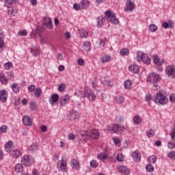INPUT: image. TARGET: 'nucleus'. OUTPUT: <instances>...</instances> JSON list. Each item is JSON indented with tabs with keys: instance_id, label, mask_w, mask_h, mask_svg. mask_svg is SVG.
<instances>
[{
	"instance_id": "nucleus-11",
	"label": "nucleus",
	"mask_w": 175,
	"mask_h": 175,
	"mask_svg": "<svg viewBox=\"0 0 175 175\" xmlns=\"http://www.w3.org/2000/svg\"><path fill=\"white\" fill-rule=\"evenodd\" d=\"M86 95L90 102H94L96 99V95H95V94L93 93L92 90H88L86 92Z\"/></svg>"
},
{
	"instance_id": "nucleus-49",
	"label": "nucleus",
	"mask_w": 175,
	"mask_h": 175,
	"mask_svg": "<svg viewBox=\"0 0 175 175\" xmlns=\"http://www.w3.org/2000/svg\"><path fill=\"white\" fill-rule=\"evenodd\" d=\"M21 154V153L20 152V150H14L12 152V155H13V157H14V158H18V157H20Z\"/></svg>"
},
{
	"instance_id": "nucleus-28",
	"label": "nucleus",
	"mask_w": 175,
	"mask_h": 175,
	"mask_svg": "<svg viewBox=\"0 0 175 175\" xmlns=\"http://www.w3.org/2000/svg\"><path fill=\"white\" fill-rule=\"evenodd\" d=\"M83 49L85 51H90L91 50V42L90 41H85L83 45Z\"/></svg>"
},
{
	"instance_id": "nucleus-42",
	"label": "nucleus",
	"mask_w": 175,
	"mask_h": 175,
	"mask_svg": "<svg viewBox=\"0 0 175 175\" xmlns=\"http://www.w3.org/2000/svg\"><path fill=\"white\" fill-rule=\"evenodd\" d=\"M38 109V107H36V103L33 101H31L30 103V110L31 111H35V110H36Z\"/></svg>"
},
{
	"instance_id": "nucleus-54",
	"label": "nucleus",
	"mask_w": 175,
	"mask_h": 175,
	"mask_svg": "<svg viewBox=\"0 0 175 175\" xmlns=\"http://www.w3.org/2000/svg\"><path fill=\"white\" fill-rule=\"evenodd\" d=\"M90 167H98V162L95 160H92L90 161Z\"/></svg>"
},
{
	"instance_id": "nucleus-39",
	"label": "nucleus",
	"mask_w": 175,
	"mask_h": 175,
	"mask_svg": "<svg viewBox=\"0 0 175 175\" xmlns=\"http://www.w3.org/2000/svg\"><path fill=\"white\" fill-rule=\"evenodd\" d=\"M42 28H44V29H53V25L50 23H42Z\"/></svg>"
},
{
	"instance_id": "nucleus-24",
	"label": "nucleus",
	"mask_w": 175,
	"mask_h": 175,
	"mask_svg": "<svg viewBox=\"0 0 175 175\" xmlns=\"http://www.w3.org/2000/svg\"><path fill=\"white\" fill-rule=\"evenodd\" d=\"M132 157H133V161H135V162H140L141 157L139 152L135 151L133 152Z\"/></svg>"
},
{
	"instance_id": "nucleus-29",
	"label": "nucleus",
	"mask_w": 175,
	"mask_h": 175,
	"mask_svg": "<svg viewBox=\"0 0 175 175\" xmlns=\"http://www.w3.org/2000/svg\"><path fill=\"white\" fill-rule=\"evenodd\" d=\"M76 96H79V98H85L87 96V92L79 90V92H75Z\"/></svg>"
},
{
	"instance_id": "nucleus-8",
	"label": "nucleus",
	"mask_w": 175,
	"mask_h": 175,
	"mask_svg": "<svg viewBox=\"0 0 175 175\" xmlns=\"http://www.w3.org/2000/svg\"><path fill=\"white\" fill-rule=\"evenodd\" d=\"M135 9V4L131 0H127L126 2V8L124 12H132Z\"/></svg>"
},
{
	"instance_id": "nucleus-46",
	"label": "nucleus",
	"mask_w": 175,
	"mask_h": 175,
	"mask_svg": "<svg viewBox=\"0 0 175 175\" xmlns=\"http://www.w3.org/2000/svg\"><path fill=\"white\" fill-rule=\"evenodd\" d=\"M17 13V10L13 9L12 8H10L8 10V14L10 16H14Z\"/></svg>"
},
{
	"instance_id": "nucleus-21",
	"label": "nucleus",
	"mask_w": 175,
	"mask_h": 175,
	"mask_svg": "<svg viewBox=\"0 0 175 175\" xmlns=\"http://www.w3.org/2000/svg\"><path fill=\"white\" fill-rule=\"evenodd\" d=\"M79 5L81 10L87 9L90 6V2L87 0H81Z\"/></svg>"
},
{
	"instance_id": "nucleus-14",
	"label": "nucleus",
	"mask_w": 175,
	"mask_h": 175,
	"mask_svg": "<svg viewBox=\"0 0 175 175\" xmlns=\"http://www.w3.org/2000/svg\"><path fill=\"white\" fill-rule=\"evenodd\" d=\"M165 72L169 77H173V74L174 73V66L170 65L166 68Z\"/></svg>"
},
{
	"instance_id": "nucleus-22",
	"label": "nucleus",
	"mask_w": 175,
	"mask_h": 175,
	"mask_svg": "<svg viewBox=\"0 0 175 175\" xmlns=\"http://www.w3.org/2000/svg\"><path fill=\"white\" fill-rule=\"evenodd\" d=\"M5 150L7 151V152H10V151L13 150V142L9 141L7 142L5 145Z\"/></svg>"
},
{
	"instance_id": "nucleus-1",
	"label": "nucleus",
	"mask_w": 175,
	"mask_h": 175,
	"mask_svg": "<svg viewBox=\"0 0 175 175\" xmlns=\"http://www.w3.org/2000/svg\"><path fill=\"white\" fill-rule=\"evenodd\" d=\"M159 79H161L159 75L156 72H150L147 77V81L150 83V84H152L154 87H158Z\"/></svg>"
},
{
	"instance_id": "nucleus-47",
	"label": "nucleus",
	"mask_w": 175,
	"mask_h": 175,
	"mask_svg": "<svg viewBox=\"0 0 175 175\" xmlns=\"http://www.w3.org/2000/svg\"><path fill=\"white\" fill-rule=\"evenodd\" d=\"M149 29L151 31V32H155V31L158 29V27H157V25L154 24H152L149 26Z\"/></svg>"
},
{
	"instance_id": "nucleus-31",
	"label": "nucleus",
	"mask_w": 175,
	"mask_h": 175,
	"mask_svg": "<svg viewBox=\"0 0 175 175\" xmlns=\"http://www.w3.org/2000/svg\"><path fill=\"white\" fill-rule=\"evenodd\" d=\"M24 167H23V165H21V163H18L15 166V172H16V173H21Z\"/></svg>"
},
{
	"instance_id": "nucleus-63",
	"label": "nucleus",
	"mask_w": 175,
	"mask_h": 175,
	"mask_svg": "<svg viewBox=\"0 0 175 175\" xmlns=\"http://www.w3.org/2000/svg\"><path fill=\"white\" fill-rule=\"evenodd\" d=\"M77 63H78V65H79L80 66H83V65H84V59H79L77 60Z\"/></svg>"
},
{
	"instance_id": "nucleus-13",
	"label": "nucleus",
	"mask_w": 175,
	"mask_h": 175,
	"mask_svg": "<svg viewBox=\"0 0 175 175\" xmlns=\"http://www.w3.org/2000/svg\"><path fill=\"white\" fill-rule=\"evenodd\" d=\"M152 59L155 65H162V64L165 62L164 59H159V57H158L157 55H154Z\"/></svg>"
},
{
	"instance_id": "nucleus-27",
	"label": "nucleus",
	"mask_w": 175,
	"mask_h": 175,
	"mask_svg": "<svg viewBox=\"0 0 175 175\" xmlns=\"http://www.w3.org/2000/svg\"><path fill=\"white\" fill-rule=\"evenodd\" d=\"M18 1L17 0H5L4 6H5V8H10V6H12V5H13V3H18Z\"/></svg>"
},
{
	"instance_id": "nucleus-12",
	"label": "nucleus",
	"mask_w": 175,
	"mask_h": 175,
	"mask_svg": "<svg viewBox=\"0 0 175 175\" xmlns=\"http://www.w3.org/2000/svg\"><path fill=\"white\" fill-rule=\"evenodd\" d=\"M117 170L120 173H123V174H126V175H129V173H131V172L129 171V169H128V167H126V166L119 165L117 167Z\"/></svg>"
},
{
	"instance_id": "nucleus-36",
	"label": "nucleus",
	"mask_w": 175,
	"mask_h": 175,
	"mask_svg": "<svg viewBox=\"0 0 175 175\" xmlns=\"http://www.w3.org/2000/svg\"><path fill=\"white\" fill-rule=\"evenodd\" d=\"M133 122L137 125H139V124H140V122H142V118L139 116H135L133 118Z\"/></svg>"
},
{
	"instance_id": "nucleus-17",
	"label": "nucleus",
	"mask_w": 175,
	"mask_h": 175,
	"mask_svg": "<svg viewBox=\"0 0 175 175\" xmlns=\"http://www.w3.org/2000/svg\"><path fill=\"white\" fill-rule=\"evenodd\" d=\"M70 165L72 169H75V170H79V169H80V163H79V161L76 159H72L70 161Z\"/></svg>"
},
{
	"instance_id": "nucleus-35",
	"label": "nucleus",
	"mask_w": 175,
	"mask_h": 175,
	"mask_svg": "<svg viewBox=\"0 0 175 175\" xmlns=\"http://www.w3.org/2000/svg\"><path fill=\"white\" fill-rule=\"evenodd\" d=\"M124 87L126 90H129V88H131L132 83L131 82V81L128 80V81H124Z\"/></svg>"
},
{
	"instance_id": "nucleus-19",
	"label": "nucleus",
	"mask_w": 175,
	"mask_h": 175,
	"mask_svg": "<svg viewBox=\"0 0 175 175\" xmlns=\"http://www.w3.org/2000/svg\"><path fill=\"white\" fill-rule=\"evenodd\" d=\"M38 148L39 147L38 146V143L33 142L29 147V151L31 154H33L36 151H38Z\"/></svg>"
},
{
	"instance_id": "nucleus-16",
	"label": "nucleus",
	"mask_w": 175,
	"mask_h": 175,
	"mask_svg": "<svg viewBox=\"0 0 175 175\" xmlns=\"http://www.w3.org/2000/svg\"><path fill=\"white\" fill-rule=\"evenodd\" d=\"M0 100L1 102H6L8 100V93L6 90H2L0 91Z\"/></svg>"
},
{
	"instance_id": "nucleus-6",
	"label": "nucleus",
	"mask_w": 175,
	"mask_h": 175,
	"mask_svg": "<svg viewBox=\"0 0 175 175\" xmlns=\"http://www.w3.org/2000/svg\"><path fill=\"white\" fill-rule=\"evenodd\" d=\"M21 163H23L24 166H31L35 163V160L31 155H25L21 159Z\"/></svg>"
},
{
	"instance_id": "nucleus-23",
	"label": "nucleus",
	"mask_w": 175,
	"mask_h": 175,
	"mask_svg": "<svg viewBox=\"0 0 175 175\" xmlns=\"http://www.w3.org/2000/svg\"><path fill=\"white\" fill-rule=\"evenodd\" d=\"M79 118V112L77 111H72L70 113V116H68V118L71 121H75L77 118Z\"/></svg>"
},
{
	"instance_id": "nucleus-52",
	"label": "nucleus",
	"mask_w": 175,
	"mask_h": 175,
	"mask_svg": "<svg viewBox=\"0 0 175 175\" xmlns=\"http://www.w3.org/2000/svg\"><path fill=\"white\" fill-rule=\"evenodd\" d=\"M168 158H170V159H175V152L174 151H171L169 152L167 154Z\"/></svg>"
},
{
	"instance_id": "nucleus-4",
	"label": "nucleus",
	"mask_w": 175,
	"mask_h": 175,
	"mask_svg": "<svg viewBox=\"0 0 175 175\" xmlns=\"http://www.w3.org/2000/svg\"><path fill=\"white\" fill-rule=\"evenodd\" d=\"M66 157L65 156L62 157V159L57 163V169L59 172L63 173H68V164L66 163Z\"/></svg>"
},
{
	"instance_id": "nucleus-3",
	"label": "nucleus",
	"mask_w": 175,
	"mask_h": 175,
	"mask_svg": "<svg viewBox=\"0 0 175 175\" xmlns=\"http://www.w3.org/2000/svg\"><path fill=\"white\" fill-rule=\"evenodd\" d=\"M153 98L154 103H159L160 105H166L169 100L167 97L161 92L157 93Z\"/></svg>"
},
{
	"instance_id": "nucleus-25",
	"label": "nucleus",
	"mask_w": 175,
	"mask_h": 175,
	"mask_svg": "<svg viewBox=\"0 0 175 175\" xmlns=\"http://www.w3.org/2000/svg\"><path fill=\"white\" fill-rule=\"evenodd\" d=\"M97 158L99 161H106L109 158V156L105 152H101L97 154Z\"/></svg>"
},
{
	"instance_id": "nucleus-57",
	"label": "nucleus",
	"mask_w": 175,
	"mask_h": 175,
	"mask_svg": "<svg viewBox=\"0 0 175 175\" xmlns=\"http://www.w3.org/2000/svg\"><path fill=\"white\" fill-rule=\"evenodd\" d=\"M6 131H8V126L3 125L0 127V131L2 132L3 133H5Z\"/></svg>"
},
{
	"instance_id": "nucleus-38",
	"label": "nucleus",
	"mask_w": 175,
	"mask_h": 175,
	"mask_svg": "<svg viewBox=\"0 0 175 175\" xmlns=\"http://www.w3.org/2000/svg\"><path fill=\"white\" fill-rule=\"evenodd\" d=\"M116 103H118V105H121V103H122V102H124V96H116Z\"/></svg>"
},
{
	"instance_id": "nucleus-20",
	"label": "nucleus",
	"mask_w": 175,
	"mask_h": 175,
	"mask_svg": "<svg viewBox=\"0 0 175 175\" xmlns=\"http://www.w3.org/2000/svg\"><path fill=\"white\" fill-rule=\"evenodd\" d=\"M129 69L131 72H133V73H138L140 68L136 64H131L129 66Z\"/></svg>"
},
{
	"instance_id": "nucleus-9",
	"label": "nucleus",
	"mask_w": 175,
	"mask_h": 175,
	"mask_svg": "<svg viewBox=\"0 0 175 175\" xmlns=\"http://www.w3.org/2000/svg\"><path fill=\"white\" fill-rule=\"evenodd\" d=\"M59 99V96L57 94H54L51 95V98H49V103L51 106H54L57 102H58Z\"/></svg>"
},
{
	"instance_id": "nucleus-30",
	"label": "nucleus",
	"mask_w": 175,
	"mask_h": 175,
	"mask_svg": "<svg viewBox=\"0 0 175 175\" xmlns=\"http://www.w3.org/2000/svg\"><path fill=\"white\" fill-rule=\"evenodd\" d=\"M12 90L14 91V94H18V92H20V85L17 83H13L12 85Z\"/></svg>"
},
{
	"instance_id": "nucleus-18",
	"label": "nucleus",
	"mask_w": 175,
	"mask_h": 175,
	"mask_svg": "<svg viewBox=\"0 0 175 175\" xmlns=\"http://www.w3.org/2000/svg\"><path fill=\"white\" fill-rule=\"evenodd\" d=\"M90 137H91V139H98V137H99V131L96 129L90 131Z\"/></svg>"
},
{
	"instance_id": "nucleus-34",
	"label": "nucleus",
	"mask_w": 175,
	"mask_h": 175,
	"mask_svg": "<svg viewBox=\"0 0 175 175\" xmlns=\"http://www.w3.org/2000/svg\"><path fill=\"white\" fill-rule=\"evenodd\" d=\"M80 135L81 136L82 139L83 140H85L86 139L88 138V132L85 131H82L79 133Z\"/></svg>"
},
{
	"instance_id": "nucleus-61",
	"label": "nucleus",
	"mask_w": 175,
	"mask_h": 175,
	"mask_svg": "<svg viewBox=\"0 0 175 175\" xmlns=\"http://www.w3.org/2000/svg\"><path fill=\"white\" fill-rule=\"evenodd\" d=\"M170 100L172 103H175V94H172L170 96Z\"/></svg>"
},
{
	"instance_id": "nucleus-51",
	"label": "nucleus",
	"mask_w": 175,
	"mask_h": 175,
	"mask_svg": "<svg viewBox=\"0 0 175 175\" xmlns=\"http://www.w3.org/2000/svg\"><path fill=\"white\" fill-rule=\"evenodd\" d=\"M0 81H1V82L2 83V84H4V85L8 84V79H6V78H5V77H3V76H1V75H0Z\"/></svg>"
},
{
	"instance_id": "nucleus-53",
	"label": "nucleus",
	"mask_w": 175,
	"mask_h": 175,
	"mask_svg": "<svg viewBox=\"0 0 175 175\" xmlns=\"http://www.w3.org/2000/svg\"><path fill=\"white\" fill-rule=\"evenodd\" d=\"M5 46V41L3 38H0V53L2 51V49Z\"/></svg>"
},
{
	"instance_id": "nucleus-45",
	"label": "nucleus",
	"mask_w": 175,
	"mask_h": 175,
	"mask_svg": "<svg viewBox=\"0 0 175 175\" xmlns=\"http://www.w3.org/2000/svg\"><path fill=\"white\" fill-rule=\"evenodd\" d=\"M66 88V85H65V83H62L61 85H59L58 87V90L59 92H64Z\"/></svg>"
},
{
	"instance_id": "nucleus-10",
	"label": "nucleus",
	"mask_w": 175,
	"mask_h": 175,
	"mask_svg": "<svg viewBox=\"0 0 175 175\" xmlns=\"http://www.w3.org/2000/svg\"><path fill=\"white\" fill-rule=\"evenodd\" d=\"M70 100V96H69V95H65L61 96L59 103L61 106H65V105H67Z\"/></svg>"
},
{
	"instance_id": "nucleus-44",
	"label": "nucleus",
	"mask_w": 175,
	"mask_h": 175,
	"mask_svg": "<svg viewBox=\"0 0 175 175\" xmlns=\"http://www.w3.org/2000/svg\"><path fill=\"white\" fill-rule=\"evenodd\" d=\"M80 34L81 38H87V36H88V32L85 29H81Z\"/></svg>"
},
{
	"instance_id": "nucleus-60",
	"label": "nucleus",
	"mask_w": 175,
	"mask_h": 175,
	"mask_svg": "<svg viewBox=\"0 0 175 175\" xmlns=\"http://www.w3.org/2000/svg\"><path fill=\"white\" fill-rule=\"evenodd\" d=\"M73 8L75 10H81V8L80 7V4H77V3H74L73 5Z\"/></svg>"
},
{
	"instance_id": "nucleus-2",
	"label": "nucleus",
	"mask_w": 175,
	"mask_h": 175,
	"mask_svg": "<svg viewBox=\"0 0 175 175\" xmlns=\"http://www.w3.org/2000/svg\"><path fill=\"white\" fill-rule=\"evenodd\" d=\"M137 61L138 62L142 61L144 64H146L147 65H150V64H151V59L148 57V55L144 53L142 51H138L137 53Z\"/></svg>"
},
{
	"instance_id": "nucleus-40",
	"label": "nucleus",
	"mask_w": 175,
	"mask_h": 175,
	"mask_svg": "<svg viewBox=\"0 0 175 175\" xmlns=\"http://www.w3.org/2000/svg\"><path fill=\"white\" fill-rule=\"evenodd\" d=\"M100 59L103 63L109 62L110 61V56L107 55H103Z\"/></svg>"
},
{
	"instance_id": "nucleus-33",
	"label": "nucleus",
	"mask_w": 175,
	"mask_h": 175,
	"mask_svg": "<svg viewBox=\"0 0 175 175\" xmlns=\"http://www.w3.org/2000/svg\"><path fill=\"white\" fill-rule=\"evenodd\" d=\"M40 95H42V89L37 88L34 91V96L36 98H40Z\"/></svg>"
},
{
	"instance_id": "nucleus-50",
	"label": "nucleus",
	"mask_w": 175,
	"mask_h": 175,
	"mask_svg": "<svg viewBox=\"0 0 175 175\" xmlns=\"http://www.w3.org/2000/svg\"><path fill=\"white\" fill-rule=\"evenodd\" d=\"M116 159L118 162H122L124 161V155L122 154H118L116 156Z\"/></svg>"
},
{
	"instance_id": "nucleus-56",
	"label": "nucleus",
	"mask_w": 175,
	"mask_h": 175,
	"mask_svg": "<svg viewBox=\"0 0 175 175\" xmlns=\"http://www.w3.org/2000/svg\"><path fill=\"white\" fill-rule=\"evenodd\" d=\"M27 32L25 30H22V31H19L18 33V35H19L20 36H27Z\"/></svg>"
},
{
	"instance_id": "nucleus-55",
	"label": "nucleus",
	"mask_w": 175,
	"mask_h": 175,
	"mask_svg": "<svg viewBox=\"0 0 175 175\" xmlns=\"http://www.w3.org/2000/svg\"><path fill=\"white\" fill-rule=\"evenodd\" d=\"M31 53L33 54V55L36 56L39 54V50L37 49H31Z\"/></svg>"
},
{
	"instance_id": "nucleus-58",
	"label": "nucleus",
	"mask_w": 175,
	"mask_h": 175,
	"mask_svg": "<svg viewBox=\"0 0 175 175\" xmlns=\"http://www.w3.org/2000/svg\"><path fill=\"white\" fill-rule=\"evenodd\" d=\"M148 137H151V136H154V130L152 129H149L147 132H146Z\"/></svg>"
},
{
	"instance_id": "nucleus-59",
	"label": "nucleus",
	"mask_w": 175,
	"mask_h": 175,
	"mask_svg": "<svg viewBox=\"0 0 175 175\" xmlns=\"http://www.w3.org/2000/svg\"><path fill=\"white\" fill-rule=\"evenodd\" d=\"M44 23L53 25V22H52L51 19L49 17H46L44 19Z\"/></svg>"
},
{
	"instance_id": "nucleus-7",
	"label": "nucleus",
	"mask_w": 175,
	"mask_h": 175,
	"mask_svg": "<svg viewBox=\"0 0 175 175\" xmlns=\"http://www.w3.org/2000/svg\"><path fill=\"white\" fill-rule=\"evenodd\" d=\"M110 130L112 131L113 133H122V132L125 131V127L120 126L119 124H113L109 127V131Z\"/></svg>"
},
{
	"instance_id": "nucleus-26",
	"label": "nucleus",
	"mask_w": 175,
	"mask_h": 175,
	"mask_svg": "<svg viewBox=\"0 0 175 175\" xmlns=\"http://www.w3.org/2000/svg\"><path fill=\"white\" fill-rule=\"evenodd\" d=\"M105 22V18L103 16H100L97 18V27L100 28L102 25H103V23Z\"/></svg>"
},
{
	"instance_id": "nucleus-32",
	"label": "nucleus",
	"mask_w": 175,
	"mask_h": 175,
	"mask_svg": "<svg viewBox=\"0 0 175 175\" xmlns=\"http://www.w3.org/2000/svg\"><path fill=\"white\" fill-rule=\"evenodd\" d=\"M157 159H158V158L155 155L149 156L148 157V161L150 163H155L157 162Z\"/></svg>"
},
{
	"instance_id": "nucleus-5",
	"label": "nucleus",
	"mask_w": 175,
	"mask_h": 175,
	"mask_svg": "<svg viewBox=\"0 0 175 175\" xmlns=\"http://www.w3.org/2000/svg\"><path fill=\"white\" fill-rule=\"evenodd\" d=\"M105 18L108 23H111V24H118V19H117V16L116 14L111 12V11L107 10L105 12Z\"/></svg>"
},
{
	"instance_id": "nucleus-62",
	"label": "nucleus",
	"mask_w": 175,
	"mask_h": 175,
	"mask_svg": "<svg viewBox=\"0 0 175 175\" xmlns=\"http://www.w3.org/2000/svg\"><path fill=\"white\" fill-rule=\"evenodd\" d=\"M28 91H29V92H33V91H35V85H30L28 87Z\"/></svg>"
},
{
	"instance_id": "nucleus-37",
	"label": "nucleus",
	"mask_w": 175,
	"mask_h": 175,
	"mask_svg": "<svg viewBox=\"0 0 175 175\" xmlns=\"http://www.w3.org/2000/svg\"><path fill=\"white\" fill-rule=\"evenodd\" d=\"M124 116H117L116 117L115 121L118 124H121V122H124Z\"/></svg>"
},
{
	"instance_id": "nucleus-43",
	"label": "nucleus",
	"mask_w": 175,
	"mask_h": 175,
	"mask_svg": "<svg viewBox=\"0 0 175 175\" xmlns=\"http://www.w3.org/2000/svg\"><path fill=\"white\" fill-rule=\"evenodd\" d=\"M12 66H13V64L12 62H8L4 64V69L9 70L12 69Z\"/></svg>"
},
{
	"instance_id": "nucleus-15",
	"label": "nucleus",
	"mask_w": 175,
	"mask_h": 175,
	"mask_svg": "<svg viewBox=\"0 0 175 175\" xmlns=\"http://www.w3.org/2000/svg\"><path fill=\"white\" fill-rule=\"evenodd\" d=\"M22 120L24 125H26V126H31V125H32V119L28 116H23Z\"/></svg>"
},
{
	"instance_id": "nucleus-48",
	"label": "nucleus",
	"mask_w": 175,
	"mask_h": 175,
	"mask_svg": "<svg viewBox=\"0 0 175 175\" xmlns=\"http://www.w3.org/2000/svg\"><path fill=\"white\" fill-rule=\"evenodd\" d=\"M146 170L147 172H154V166H152L151 164H148L146 167Z\"/></svg>"
},
{
	"instance_id": "nucleus-64",
	"label": "nucleus",
	"mask_w": 175,
	"mask_h": 175,
	"mask_svg": "<svg viewBox=\"0 0 175 175\" xmlns=\"http://www.w3.org/2000/svg\"><path fill=\"white\" fill-rule=\"evenodd\" d=\"M174 147H175L174 143H173V142H168V148H172V149H173V148H174Z\"/></svg>"
},
{
	"instance_id": "nucleus-41",
	"label": "nucleus",
	"mask_w": 175,
	"mask_h": 175,
	"mask_svg": "<svg viewBox=\"0 0 175 175\" xmlns=\"http://www.w3.org/2000/svg\"><path fill=\"white\" fill-rule=\"evenodd\" d=\"M120 55L126 56L129 54V50L128 49H122L120 51Z\"/></svg>"
}]
</instances>
